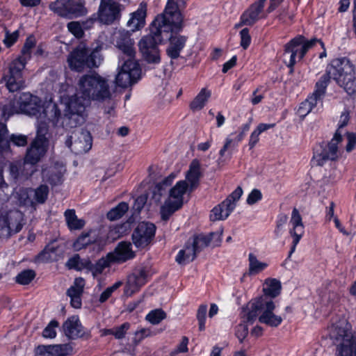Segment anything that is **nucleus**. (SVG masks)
<instances>
[{
	"instance_id": "nucleus-21",
	"label": "nucleus",
	"mask_w": 356,
	"mask_h": 356,
	"mask_svg": "<svg viewBox=\"0 0 356 356\" xmlns=\"http://www.w3.org/2000/svg\"><path fill=\"white\" fill-rule=\"evenodd\" d=\"M147 272L143 268L136 269L128 277V280L124 289V293L127 296H132L137 292L140 287L147 282Z\"/></svg>"
},
{
	"instance_id": "nucleus-64",
	"label": "nucleus",
	"mask_w": 356,
	"mask_h": 356,
	"mask_svg": "<svg viewBox=\"0 0 356 356\" xmlns=\"http://www.w3.org/2000/svg\"><path fill=\"white\" fill-rule=\"evenodd\" d=\"M262 198V194L258 189H253L247 197V203L250 205H252L261 200Z\"/></svg>"
},
{
	"instance_id": "nucleus-24",
	"label": "nucleus",
	"mask_w": 356,
	"mask_h": 356,
	"mask_svg": "<svg viewBox=\"0 0 356 356\" xmlns=\"http://www.w3.org/2000/svg\"><path fill=\"white\" fill-rule=\"evenodd\" d=\"M147 14V3L141 2L138 9L131 14L130 19L127 23V26L131 32H135L143 28L145 24V17Z\"/></svg>"
},
{
	"instance_id": "nucleus-5",
	"label": "nucleus",
	"mask_w": 356,
	"mask_h": 356,
	"mask_svg": "<svg viewBox=\"0 0 356 356\" xmlns=\"http://www.w3.org/2000/svg\"><path fill=\"white\" fill-rule=\"evenodd\" d=\"M86 106L79 104L77 99H70L67 104L65 113L63 116L56 104L49 105L47 111H51V120L52 125L63 127L65 129H78V125L84 121V113Z\"/></svg>"
},
{
	"instance_id": "nucleus-8",
	"label": "nucleus",
	"mask_w": 356,
	"mask_h": 356,
	"mask_svg": "<svg viewBox=\"0 0 356 356\" xmlns=\"http://www.w3.org/2000/svg\"><path fill=\"white\" fill-rule=\"evenodd\" d=\"M319 43L323 47V42L316 38L307 40L302 35L291 40L284 47V60L291 70L296 63V58L302 59L309 49Z\"/></svg>"
},
{
	"instance_id": "nucleus-55",
	"label": "nucleus",
	"mask_w": 356,
	"mask_h": 356,
	"mask_svg": "<svg viewBox=\"0 0 356 356\" xmlns=\"http://www.w3.org/2000/svg\"><path fill=\"white\" fill-rule=\"evenodd\" d=\"M58 322L51 320L42 332V337L46 339H54L56 337V328L58 327Z\"/></svg>"
},
{
	"instance_id": "nucleus-50",
	"label": "nucleus",
	"mask_w": 356,
	"mask_h": 356,
	"mask_svg": "<svg viewBox=\"0 0 356 356\" xmlns=\"http://www.w3.org/2000/svg\"><path fill=\"white\" fill-rule=\"evenodd\" d=\"M31 193L33 198V205L35 203L43 204L47 199L49 188L46 185H40L36 189H32Z\"/></svg>"
},
{
	"instance_id": "nucleus-17",
	"label": "nucleus",
	"mask_w": 356,
	"mask_h": 356,
	"mask_svg": "<svg viewBox=\"0 0 356 356\" xmlns=\"http://www.w3.org/2000/svg\"><path fill=\"white\" fill-rule=\"evenodd\" d=\"M156 226L151 222H142L135 229L132 238L137 248H143L147 246L155 236Z\"/></svg>"
},
{
	"instance_id": "nucleus-56",
	"label": "nucleus",
	"mask_w": 356,
	"mask_h": 356,
	"mask_svg": "<svg viewBox=\"0 0 356 356\" xmlns=\"http://www.w3.org/2000/svg\"><path fill=\"white\" fill-rule=\"evenodd\" d=\"M243 194V190L241 187H237L224 201L225 204L232 207L234 210L236 207V202L240 199Z\"/></svg>"
},
{
	"instance_id": "nucleus-33",
	"label": "nucleus",
	"mask_w": 356,
	"mask_h": 356,
	"mask_svg": "<svg viewBox=\"0 0 356 356\" xmlns=\"http://www.w3.org/2000/svg\"><path fill=\"white\" fill-rule=\"evenodd\" d=\"M115 262H124L134 257L131 250V244L129 242H121L115 249L114 252H110Z\"/></svg>"
},
{
	"instance_id": "nucleus-54",
	"label": "nucleus",
	"mask_w": 356,
	"mask_h": 356,
	"mask_svg": "<svg viewBox=\"0 0 356 356\" xmlns=\"http://www.w3.org/2000/svg\"><path fill=\"white\" fill-rule=\"evenodd\" d=\"M68 31L76 38H81L84 35V29L79 22H71L67 25Z\"/></svg>"
},
{
	"instance_id": "nucleus-2",
	"label": "nucleus",
	"mask_w": 356,
	"mask_h": 356,
	"mask_svg": "<svg viewBox=\"0 0 356 356\" xmlns=\"http://www.w3.org/2000/svg\"><path fill=\"white\" fill-rule=\"evenodd\" d=\"M110 96L107 81L98 74L93 73L85 74L79 79L76 92L71 99H77L79 104L87 107L92 100H104Z\"/></svg>"
},
{
	"instance_id": "nucleus-11",
	"label": "nucleus",
	"mask_w": 356,
	"mask_h": 356,
	"mask_svg": "<svg viewBox=\"0 0 356 356\" xmlns=\"http://www.w3.org/2000/svg\"><path fill=\"white\" fill-rule=\"evenodd\" d=\"M24 223V215L19 210L0 211V237L7 238L19 232Z\"/></svg>"
},
{
	"instance_id": "nucleus-3",
	"label": "nucleus",
	"mask_w": 356,
	"mask_h": 356,
	"mask_svg": "<svg viewBox=\"0 0 356 356\" xmlns=\"http://www.w3.org/2000/svg\"><path fill=\"white\" fill-rule=\"evenodd\" d=\"M325 77L327 78V86H328L330 79L332 78L349 95L355 94V67L348 58L344 57L333 59L327 65L326 73L320 79Z\"/></svg>"
},
{
	"instance_id": "nucleus-63",
	"label": "nucleus",
	"mask_w": 356,
	"mask_h": 356,
	"mask_svg": "<svg viewBox=\"0 0 356 356\" xmlns=\"http://www.w3.org/2000/svg\"><path fill=\"white\" fill-rule=\"evenodd\" d=\"M130 324L129 323H124L120 327L114 329L113 335L118 339H121L124 337L127 331L129 329Z\"/></svg>"
},
{
	"instance_id": "nucleus-22",
	"label": "nucleus",
	"mask_w": 356,
	"mask_h": 356,
	"mask_svg": "<svg viewBox=\"0 0 356 356\" xmlns=\"http://www.w3.org/2000/svg\"><path fill=\"white\" fill-rule=\"evenodd\" d=\"M47 147L48 144H43V143L40 142V140H34L30 147L27 149L24 165L25 166L28 164L33 165L36 164L45 154Z\"/></svg>"
},
{
	"instance_id": "nucleus-48",
	"label": "nucleus",
	"mask_w": 356,
	"mask_h": 356,
	"mask_svg": "<svg viewBox=\"0 0 356 356\" xmlns=\"http://www.w3.org/2000/svg\"><path fill=\"white\" fill-rule=\"evenodd\" d=\"M248 260L250 275L258 274L268 266L266 263L259 261L257 257L252 253L249 254Z\"/></svg>"
},
{
	"instance_id": "nucleus-49",
	"label": "nucleus",
	"mask_w": 356,
	"mask_h": 356,
	"mask_svg": "<svg viewBox=\"0 0 356 356\" xmlns=\"http://www.w3.org/2000/svg\"><path fill=\"white\" fill-rule=\"evenodd\" d=\"M128 209L129 204L125 202H122L108 212L107 218L110 220H116L122 217Z\"/></svg>"
},
{
	"instance_id": "nucleus-13",
	"label": "nucleus",
	"mask_w": 356,
	"mask_h": 356,
	"mask_svg": "<svg viewBox=\"0 0 356 356\" xmlns=\"http://www.w3.org/2000/svg\"><path fill=\"white\" fill-rule=\"evenodd\" d=\"M51 104H49L44 108L41 99L29 92L22 93L19 99V108L21 112L36 118H42L43 115L44 117L47 116V113L51 112L47 111V108Z\"/></svg>"
},
{
	"instance_id": "nucleus-32",
	"label": "nucleus",
	"mask_w": 356,
	"mask_h": 356,
	"mask_svg": "<svg viewBox=\"0 0 356 356\" xmlns=\"http://www.w3.org/2000/svg\"><path fill=\"white\" fill-rule=\"evenodd\" d=\"M169 45L166 49L167 55L172 59L179 57L180 53L185 47L187 38L183 35L171 36Z\"/></svg>"
},
{
	"instance_id": "nucleus-36",
	"label": "nucleus",
	"mask_w": 356,
	"mask_h": 356,
	"mask_svg": "<svg viewBox=\"0 0 356 356\" xmlns=\"http://www.w3.org/2000/svg\"><path fill=\"white\" fill-rule=\"evenodd\" d=\"M198 252L191 242H187L184 249L177 253L175 261L179 264H185L195 259Z\"/></svg>"
},
{
	"instance_id": "nucleus-37",
	"label": "nucleus",
	"mask_w": 356,
	"mask_h": 356,
	"mask_svg": "<svg viewBox=\"0 0 356 356\" xmlns=\"http://www.w3.org/2000/svg\"><path fill=\"white\" fill-rule=\"evenodd\" d=\"M51 118H52L51 117V112H48L45 117H44L43 115L42 118H37V135L35 140H40V143L49 145V141L46 135L48 133V122H51L52 124Z\"/></svg>"
},
{
	"instance_id": "nucleus-15",
	"label": "nucleus",
	"mask_w": 356,
	"mask_h": 356,
	"mask_svg": "<svg viewBox=\"0 0 356 356\" xmlns=\"http://www.w3.org/2000/svg\"><path fill=\"white\" fill-rule=\"evenodd\" d=\"M342 139V134L339 131L335 132L332 140L322 148L321 152H315L314 159L318 165L322 166L327 161H335L338 159V145L341 143Z\"/></svg>"
},
{
	"instance_id": "nucleus-9",
	"label": "nucleus",
	"mask_w": 356,
	"mask_h": 356,
	"mask_svg": "<svg viewBox=\"0 0 356 356\" xmlns=\"http://www.w3.org/2000/svg\"><path fill=\"white\" fill-rule=\"evenodd\" d=\"M190 191L186 181L181 180L176 183L169 191V196L161 207V216L163 220H167L184 204V196Z\"/></svg>"
},
{
	"instance_id": "nucleus-38",
	"label": "nucleus",
	"mask_w": 356,
	"mask_h": 356,
	"mask_svg": "<svg viewBox=\"0 0 356 356\" xmlns=\"http://www.w3.org/2000/svg\"><path fill=\"white\" fill-rule=\"evenodd\" d=\"M211 96V91L207 88H203L190 103V108L193 111L202 109Z\"/></svg>"
},
{
	"instance_id": "nucleus-59",
	"label": "nucleus",
	"mask_w": 356,
	"mask_h": 356,
	"mask_svg": "<svg viewBox=\"0 0 356 356\" xmlns=\"http://www.w3.org/2000/svg\"><path fill=\"white\" fill-rule=\"evenodd\" d=\"M287 221V216L284 214L279 215L276 221V227L274 234L276 238H279L282 233L284 225Z\"/></svg>"
},
{
	"instance_id": "nucleus-52",
	"label": "nucleus",
	"mask_w": 356,
	"mask_h": 356,
	"mask_svg": "<svg viewBox=\"0 0 356 356\" xmlns=\"http://www.w3.org/2000/svg\"><path fill=\"white\" fill-rule=\"evenodd\" d=\"M35 275L36 273L33 270H24L16 276L15 281L19 284L26 285L35 278Z\"/></svg>"
},
{
	"instance_id": "nucleus-61",
	"label": "nucleus",
	"mask_w": 356,
	"mask_h": 356,
	"mask_svg": "<svg viewBox=\"0 0 356 356\" xmlns=\"http://www.w3.org/2000/svg\"><path fill=\"white\" fill-rule=\"evenodd\" d=\"M8 140L9 143L12 142L14 145L19 147L25 146L27 143L26 136L22 134H12Z\"/></svg>"
},
{
	"instance_id": "nucleus-25",
	"label": "nucleus",
	"mask_w": 356,
	"mask_h": 356,
	"mask_svg": "<svg viewBox=\"0 0 356 356\" xmlns=\"http://www.w3.org/2000/svg\"><path fill=\"white\" fill-rule=\"evenodd\" d=\"M268 0H259L254 3L252 4L250 8L243 13L241 17V22L244 25H252L259 18V15L261 13L265 3Z\"/></svg>"
},
{
	"instance_id": "nucleus-35",
	"label": "nucleus",
	"mask_w": 356,
	"mask_h": 356,
	"mask_svg": "<svg viewBox=\"0 0 356 356\" xmlns=\"http://www.w3.org/2000/svg\"><path fill=\"white\" fill-rule=\"evenodd\" d=\"M58 258V248L52 244H49L35 257L34 262L47 263L56 261Z\"/></svg>"
},
{
	"instance_id": "nucleus-10",
	"label": "nucleus",
	"mask_w": 356,
	"mask_h": 356,
	"mask_svg": "<svg viewBox=\"0 0 356 356\" xmlns=\"http://www.w3.org/2000/svg\"><path fill=\"white\" fill-rule=\"evenodd\" d=\"M122 60H123V63L118 67L119 70L115 77V83L119 87L126 88L140 79L141 69L139 63L134 58L120 57V62Z\"/></svg>"
},
{
	"instance_id": "nucleus-14",
	"label": "nucleus",
	"mask_w": 356,
	"mask_h": 356,
	"mask_svg": "<svg viewBox=\"0 0 356 356\" xmlns=\"http://www.w3.org/2000/svg\"><path fill=\"white\" fill-rule=\"evenodd\" d=\"M92 144L90 133L83 129H76L72 131V134L67 136L65 145L75 154H83L88 152Z\"/></svg>"
},
{
	"instance_id": "nucleus-62",
	"label": "nucleus",
	"mask_w": 356,
	"mask_h": 356,
	"mask_svg": "<svg viewBox=\"0 0 356 356\" xmlns=\"http://www.w3.org/2000/svg\"><path fill=\"white\" fill-rule=\"evenodd\" d=\"M240 36H241V45L243 49H247L251 42V37L249 34V30L248 29L245 28L241 31L240 32Z\"/></svg>"
},
{
	"instance_id": "nucleus-4",
	"label": "nucleus",
	"mask_w": 356,
	"mask_h": 356,
	"mask_svg": "<svg viewBox=\"0 0 356 356\" xmlns=\"http://www.w3.org/2000/svg\"><path fill=\"white\" fill-rule=\"evenodd\" d=\"M327 331L336 347L335 356H356V337L350 324L341 320L329 326Z\"/></svg>"
},
{
	"instance_id": "nucleus-53",
	"label": "nucleus",
	"mask_w": 356,
	"mask_h": 356,
	"mask_svg": "<svg viewBox=\"0 0 356 356\" xmlns=\"http://www.w3.org/2000/svg\"><path fill=\"white\" fill-rule=\"evenodd\" d=\"M8 129L6 124L0 123V153L9 150V140L6 137Z\"/></svg>"
},
{
	"instance_id": "nucleus-28",
	"label": "nucleus",
	"mask_w": 356,
	"mask_h": 356,
	"mask_svg": "<svg viewBox=\"0 0 356 356\" xmlns=\"http://www.w3.org/2000/svg\"><path fill=\"white\" fill-rule=\"evenodd\" d=\"M71 348L68 344L39 346L37 353L43 356H67Z\"/></svg>"
},
{
	"instance_id": "nucleus-41",
	"label": "nucleus",
	"mask_w": 356,
	"mask_h": 356,
	"mask_svg": "<svg viewBox=\"0 0 356 356\" xmlns=\"http://www.w3.org/2000/svg\"><path fill=\"white\" fill-rule=\"evenodd\" d=\"M176 177L177 175L172 172L161 182L158 183L156 185L153 192L154 198L159 201L161 196L167 191L170 186H171Z\"/></svg>"
},
{
	"instance_id": "nucleus-6",
	"label": "nucleus",
	"mask_w": 356,
	"mask_h": 356,
	"mask_svg": "<svg viewBox=\"0 0 356 356\" xmlns=\"http://www.w3.org/2000/svg\"><path fill=\"white\" fill-rule=\"evenodd\" d=\"M101 45H97L92 50L88 49L83 43L79 44L67 58V62L72 70L80 72L86 67H97L102 61L100 54Z\"/></svg>"
},
{
	"instance_id": "nucleus-1",
	"label": "nucleus",
	"mask_w": 356,
	"mask_h": 356,
	"mask_svg": "<svg viewBox=\"0 0 356 356\" xmlns=\"http://www.w3.org/2000/svg\"><path fill=\"white\" fill-rule=\"evenodd\" d=\"M184 0H168L164 12L152 23L150 33L143 36L138 46L144 58L148 63H160L158 44L170 33L179 32L183 27V16L180 9L185 7Z\"/></svg>"
},
{
	"instance_id": "nucleus-20",
	"label": "nucleus",
	"mask_w": 356,
	"mask_h": 356,
	"mask_svg": "<svg viewBox=\"0 0 356 356\" xmlns=\"http://www.w3.org/2000/svg\"><path fill=\"white\" fill-rule=\"evenodd\" d=\"M65 336L70 339H76L83 337H89L90 334L86 332L79 318L76 316L69 317L63 325Z\"/></svg>"
},
{
	"instance_id": "nucleus-7",
	"label": "nucleus",
	"mask_w": 356,
	"mask_h": 356,
	"mask_svg": "<svg viewBox=\"0 0 356 356\" xmlns=\"http://www.w3.org/2000/svg\"><path fill=\"white\" fill-rule=\"evenodd\" d=\"M31 48L24 44L21 55L9 64L8 71L3 75V79L10 92H13L24 88L22 70L31 57Z\"/></svg>"
},
{
	"instance_id": "nucleus-57",
	"label": "nucleus",
	"mask_w": 356,
	"mask_h": 356,
	"mask_svg": "<svg viewBox=\"0 0 356 356\" xmlns=\"http://www.w3.org/2000/svg\"><path fill=\"white\" fill-rule=\"evenodd\" d=\"M122 282L119 281L113 284L112 286L107 287L100 295L99 301L101 303L106 302L112 295V293L116 291L120 286H121Z\"/></svg>"
},
{
	"instance_id": "nucleus-44",
	"label": "nucleus",
	"mask_w": 356,
	"mask_h": 356,
	"mask_svg": "<svg viewBox=\"0 0 356 356\" xmlns=\"http://www.w3.org/2000/svg\"><path fill=\"white\" fill-rule=\"evenodd\" d=\"M65 218L70 229H81L85 225L83 219H79L74 209H67L65 212Z\"/></svg>"
},
{
	"instance_id": "nucleus-40",
	"label": "nucleus",
	"mask_w": 356,
	"mask_h": 356,
	"mask_svg": "<svg viewBox=\"0 0 356 356\" xmlns=\"http://www.w3.org/2000/svg\"><path fill=\"white\" fill-rule=\"evenodd\" d=\"M32 188H20L15 192V197L17 203L21 206L33 207V198L32 197Z\"/></svg>"
},
{
	"instance_id": "nucleus-18",
	"label": "nucleus",
	"mask_w": 356,
	"mask_h": 356,
	"mask_svg": "<svg viewBox=\"0 0 356 356\" xmlns=\"http://www.w3.org/2000/svg\"><path fill=\"white\" fill-rule=\"evenodd\" d=\"M120 5L114 1H102L99 8L98 19L105 24H111L120 18Z\"/></svg>"
},
{
	"instance_id": "nucleus-30",
	"label": "nucleus",
	"mask_w": 356,
	"mask_h": 356,
	"mask_svg": "<svg viewBox=\"0 0 356 356\" xmlns=\"http://www.w3.org/2000/svg\"><path fill=\"white\" fill-rule=\"evenodd\" d=\"M327 78L319 79L316 83V89L314 92L309 96L305 101L309 106H311L312 110L318 104H322V99L325 95L327 87L326 81Z\"/></svg>"
},
{
	"instance_id": "nucleus-43",
	"label": "nucleus",
	"mask_w": 356,
	"mask_h": 356,
	"mask_svg": "<svg viewBox=\"0 0 356 356\" xmlns=\"http://www.w3.org/2000/svg\"><path fill=\"white\" fill-rule=\"evenodd\" d=\"M113 262L115 261L113 258V254L109 252L105 257L99 259L95 264H92L89 261L86 263L90 266L94 274H100Z\"/></svg>"
},
{
	"instance_id": "nucleus-31",
	"label": "nucleus",
	"mask_w": 356,
	"mask_h": 356,
	"mask_svg": "<svg viewBox=\"0 0 356 356\" xmlns=\"http://www.w3.org/2000/svg\"><path fill=\"white\" fill-rule=\"evenodd\" d=\"M200 177V163L197 159H193L189 165L185 180L188 185L190 191L198 186Z\"/></svg>"
},
{
	"instance_id": "nucleus-23",
	"label": "nucleus",
	"mask_w": 356,
	"mask_h": 356,
	"mask_svg": "<svg viewBox=\"0 0 356 356\" xmlns=\"http://www.w3.org/2000/svg\"><path fill=\"white\" fill-rule=\"evenodd\" d=\"M275 306L272 300H265L262 314L259 317V322L271 327H277L281 324L282 318L273 314Z\"/></svg>"
},
{
	"instance_id": "nucleus-51",
	"label": "nucleus",
	"mask_w": 356,
	"mask_h": 356,
	"mask_svg": "<svg viewBox=\"0 0 356 356\" xmlns=\"http://www.w3.org/2000/svg\"><path fill=\"white\" fill-rule=\"evenodd\" d=\"M166 318V313L161 309L151 310L145 317V319L152 325L160 323Z\"/></svg>"
},
{
	"instance_id": "nucleus-46",
	"label": "nucleus",
	"mask_w": 356,
	"mask_h": 356,
	"mask_svg": "<svg viewBox=\"0 0 356 356\" xmlns=\"http://www.w3.org/2000/svg\"><path fill=\"white\" fill-rule=\"evenodd\" d=\"M93 231H90L88 232L81 234L74 242V249L76 251H79L85 248L89 244L95 242L96 238L93 235Z\"/></svg>"
},
{
	"instance_id": "nucleus-45",
	"label": "nucleus",
	"mask_w": 356,
	"mask_h": 356,
	"mask_svg": "<svg viewBox=\"0 0 356 356\" xmlns=\"http://www.w3.org/2000/svg\"><path fill=\"white\" fill-rule=\"evenodd\" d=\"M243 140L242 135H239L237 132L230 134L225 138V144L219 152L220 156H223L227 150L236 147Z\"/></svg>"
},
{
	"instance_id": "nucleus-39",
	"label": "nucleus",
	"mask_w": 356,
	"mask_h": 356,
	"mask_svg": "<svg viewBox=\"0 0 356 356\" xmlns=\"http://www.w3.org/2000/svg\"><path fill=\"white\" fill-rule=\"evenodd\" d=\"M232 207L225 204V201L215 207L210 214L211 220H222L226 219L233 211Z\"/></svg>"
},
{
	"instance_id": "nucleus-58",
	"label": "nucleus",
	"mask_w": 356,
	"mask_h": 356,
	"mask_svg": "<svg viewBox=\"0 0 356 356\" xmlns=\"http://www.w3.org/2000/svg\"><path fill=\"white\" fill-rule=\"evenodd\" d=\"M86 261H87L83 263L79 255L76 254L67 260L66 266L70 269H75L79 270H81L84 264L88 266L87 263H86Z\"/></svg>"
},
{
	"instance_id": "nucleus-34",
	"label": "nucleus",
	"mask_w": 356,
	"mask_h": 356,
	"mask_svg": "<svg viewBox=\"0 0 356 356\" xmlns=\"http://www.w3.org/2000/svg\"><path fill=\"white\" fill-rule=\"evenodd\" d=\"M265 300L261 298L254 302H250L248 305L247 312L244 314V319L248 322L252 323L259 314H262L263 306Z\"/></svg>"
},
{
	"instance_id": "nucleus-42",
	"label": "nucleus",
	"mask_w": 356,
	"mask_h": 356,
	"mask_svg": "<svg viewBox=\"0 0 356 356\" xmlns=\"http://www.w3.org/2000/svg\"><path fill=\"white\" fill-rule=\"evenodd\" d=\"M47 83L51 85V90L55 92H62L67 89V85L64 83L63 79L54 71L49 72Z\"/></svg>"
},
{
	"instance_id": "nucleus-26",
	"label": "nucleus",
	"mask_w": 356,
	"mask_h": 356,
	"mask_svg": "<svg viewBox=\"0 0 356 356\" xmlns=\"http://www.w3.org/2000/svg\"><path fill=\"white\" fill-rule=\"evenodd\" d=\"M65 172V167L62 164L56 163L42 170V179L51 185H58L62 182V177Z\"/></svg>"
},
{
	"instance_id": "nucleus-12",
	"label": "nucleus",
	"mask_w": 356,
	"mask_h": 356,
	"mask_svg": "<svg viewBox=\"0 0 356 356\" xmlns=\"http://www.w3.org/2000/svg\"><path fill=\"white\" fill-rule=\"evenodd\" d=\"M85 4L84 0H56L49 4V9L60 17L73 19L88 13Z\"/></svg>"
},
{
	"instance_id": "nucleus-27",
	"label": "nucleus",
	"mask_w": 356,
	"mask_h": 356,
	"mask_svg": "<svg viewBox=\"0 0 356 356\" xmlns=\"http://www.w3.org/2000/svg\"><path fill=\"white\" fill-rule=\"evenodd\" d=\"M85 286V280L81 277H77L74 280V284L71 286L67 294L70 298L71 305L74 308H80L81 307V295Z\"/></svg>"
},
{
	"instance_id": "nucleus-19",
	"label": "nucleus",
	"mask_w": 356,
	"mask_h": 356,
	"mask_svg": "<svg viewBox=\"0 0 356 356\" xmlns=\"http://www.w3.org/2000/svg\"><path fill=\"white\" fill-rule=\"evenodd\" d=\"M289 233L293 237V245L289 252V256L295 251L297 245L305 233V227L302 224L301 216L297 209H293L290 220Z\"/></svg>"
},
{
	"instance_id": "nucleus-60",
	"label": "nucleus",
	"mask_w": 356,
	"mask_h": 356,
	"mask_svg": "<svg viewBox=\"0 0 356 356\" xmlns=\"http://www.w3.org/2000/svg\"><path fill=\"white\" fill-rule=\"evenodd\" d=\"M248 334V327L246 323L243 322L236 327V336L242 342Z\"/></svg>"
},
{
	"instance_id": "nucleus-16",
	"label": "nucleus",
	"mask_w": 356,
	"mask_h": 356,
	"mask_svg": "<svg viewBox=\"0 0 356 356\" xmlns=\"http://www.w3.org/2000/svg\"><path fill=\"white\" fill-rule=\"evenodd\" d=\"M112 42L115 46L122 53L126 58H134L136 51L134 47V42L131 38V33L123 29L115 30L112 35Z\"/></svg>"
},
{
	"instance_id": "nucleus-29",
	"label": "nucleus",
	"mask_w": 356,
	"mask_h": 356,
	"mask_svg": "<svg viewBox=\"0 0 356 356\" xmlns=\"http://www.w3.org/2000/svg\"><path fill=\"white\" fill-rule=\"evenodd\" d=\"M222 231L212 232L209 235L199 234L195 236L192 241V243L198 253L202 251L204 248L210 245L211 237L216 236V241L213 242V246H218L221 242Z\"/></svg>"
},
{
	"instance_id": "nucleus-47",
	"label": "nucleus",
	"mask_w": 356,
	"mask_h": 356,
	"mask_svg": "<svg viewBox=\"0 0 356 356\" xmlns=\"http://www.w3.org/2000/svg\"><path fill=\"white\" fill-rule=\"evenodd\" d=\"M281 291V283L276 279H267L265 281L264 292L271 298L277 296Z\"/></svg>"
}]
</instances>
